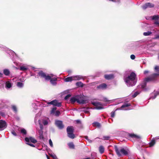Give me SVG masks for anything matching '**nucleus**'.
Segmentation results:
<instances>
[{
  "label": "nucleus",
  "instance_id": "nucleus-1",
  "mask_svg": "<svg viewBox=\"0 0 159 159\" xmlns=\"http://www.w3.org/2000/svg\"><path fill=\"white\" fill-rule=\"evenodd\" d=\"M136 75L134 72H132L125 79V81L129 86L134 85L136 82L134 81L136 78Z\"/></svg>",
  "mask_w": 159,
  "mask_h": 159
},
{
  "label": "nucleus",
  "instance_id": "nucleus-2",
  "mask_svg": "<svg viewBox=\"0 0 159 159\" xmlns=\"http://www.w3.org/2000/svg\"><path fill=\"white\" fill-rule=\"evenodd\" d=\"M114 148L118 156H121V154L125 156L128 154L127 151L125 150L124 148H121L120 150H119L116 145H115Z\"/></svg>",
  "mask_w": 159,
  "mask_h": 159
},
{
  "label": "nucleus",
  "instance_id": "nucleus-3",
  "mask_svg": "<svg viewBox=\"0 0 159 159\" xmlns=\"http://www.w3.org/2000/svg\"><path fill=\"white\" fill-rule=\"evenodd\" d=\"M74 128L72 126H68L66 128V132L67 136L68 137L72 139L75 138V135L73 134Z\"/></svg>",
  "mask_w": 159,
  "mask_h": 159
},
{
  "label": "nucleus",
  "instance_id": "nucleus-4",
  "mask_svg": "<svg viewBox=\"0 0 159 159\" xmlns=\"http://www.w3.org/2000/svg\"><path fill=\"white\" fill-rule=\"evenodd\" d=\"M38 76L42 78H44L46 80H49L50 79V75H47L42 70L39 71L38 73Z\"/></svg>",
  "mask_w": 159,
  "mask_h": 159
},
{
  "label": "nucleus",
  "instance_id": "nucleus-5",
  "mask_svg": "<svg viewBox=\"0 0 159 159\" xmlns=\"http://www.w3.org/2000/svg\"><path fill=\"white\" fill-rule=\"evenodd\" d=\"M159 75V74L158 73L153 74L150 77L145 78L144 81L146 82L153 81L155 80Z\"/></svg>",
  "mask_w": 159,
  "mask_h": 159
},
{
  "label": "nucleus",
  "instance_id": "nucleus-6",
  "mask_svg": "<svg viewBox=\"0 0 159 159\" xmlns=\"http://www.w3.org/2000/svg\"><path fill=\"white\" fill-rule=\"evenodd\" d=\"M92 104L95 107V109L100 110L104 108L103 105L100 102H92Z\"/></svg>",
  "mask_w": 159,
  "mask_h": 159
},
{
  "label": "nucleus",
  "instance_id": "nucleus-7",
  "mask_svg": "<svg viewBox=\"0 0 159 159\" xmlns=\"http://www.w3.org/2000/svg\"><path fill=\"white\" fill-rule=\"evenodd\" d=\"M131 105L130 103H125V104L123 105L121 107L117 109H116L114 111H112L111 113V117H114L115 116V111L119 109H120L121 108H123L125 107H127L130 106Z\"/></svg>",
  "mask_w": 159,
  "mask_h": 159
},
{
  "label": "nucleus",
  "instance_id": "nucleus-8",
  "mask_svg": "<svg viewBox=\"0 0 159 159\" xmlns=\"http://www.w3.org/2000/svg\"><path fill=\"white\" fill-rule=\"evenodd\" d=\"M7 126V124L5 120H0V131L2 130Z\"/></svg>",
  "mask_w": 159,
  "mask_h": 159
},
{
  "label": "nucleus",
  "instance_id": "nucleus-9",
  "mask_svg": "<svg viewBox=\"0 0 159 159\" xmlns=\"http://www.w3.org/2000/svg\"><path fill=\"white\" fill-rule=\"evenodd\" d=\"M25 140L26 142L28 143H29L30 141L33 143H36L37 142L36 139L32 137H30L29 138L26 137L25 138Z\"/></svg>",
  "mask_w": 159,
  "mask_h": 159
},
{
  "label": "nucleus",
  "instance_id": "nucleus-10",
  "mask_svg": "<svg viewBox=\"0 0 159 159\" xmlns=\"http://www.w3.org/2000/svg\"><path fill=\"white\" fill-rule=\"evenodd\" d=\"M56 124L57 126L60 129H62L64 127V125L63 124L62 122L60 120H57L56 122Z\"/></svg>",
  "mask_w": 159,
  "mask_h": 159
},
{
  "label": "nucleus",
  "instance_id": "nucleus-11",
  "mask_svg": "<svg viewBox=\"0 0 159 159\" xmlns=\"http://www.w3.org/2000/svg\"><path fill=\"white\" fill-rule=\"evenodd\" d=\"M154 7V5L150 2L146 3L142 6V8L143 9H145L149 7L152 8Z\"/></svg>",
  "mask_w": 159,
  "mask_h": 159
},
{
  "label": "nucleus",
  "instance_id": "nucleus-12",
  "mask_svg": "<svg viewBox=\"0 0 159 159\" xmlns=\"http://www.w3.org/2000/svg\"><path fill=\"white\" fill-rule=\"evenodd\" d=\"M127 136L129 138H135L137 139H140V137L136 134H134V133L130 134L128 133L127 134Z\"/></svg>",
  "mask_w": 159,
  "mask_h": 159
},
{
  "label": "nucleus",
  "instance_id": "nucleus-13",
  "mask_svg": "<svg viewBox=\"0 0 159 159\" xmlns=\"http://www.w3.org/2000/svg\"><path fill=\"white\" fill-rule=\"evenodd\" d=\"M147 20L151 19V20H158L159 19V15H154V16H148L146 18Z\"/></svg>",
  "mask_w": 159,
  "mask_h": 159
},
{
  "label": "nucleus",
  "instance_id": "nucleus-14",
  "mask_svg": "<svg viewBox=\"0 0 159 159\" xmlns=\"http://www.w3.org/2000/svg\"><path fill=\"white\" fill-rule=\"evenodd\" d=\"M105 78L107 80H110L113 79L114 78V76L113 74H106L104 75Z\"/></svg>",
  "mask_w": 159,
  "mask_h": 159
},
{
  "label": "nucleus",
  "instance_id": "nucleus-15",
  "mask_svg": "<svg viewBox=\"0 0 159 159\" xmlns=\"http://www.w3.org/2000/svg\"><path fill=\"white\" fill-rule=\"evenodd\" d=\"M53 76V75L52 74H51L50 76V79L49 80H50V82L51 83L53 84H56V83L55 82L57 80V78H52Z\"/></svg>",
  "mask_w": 159,
  "mask_h": 159
},
{
  "label": "nucleus",
  "instance_id": "nucleus-16",
  "mask_svg": "<svg viewBox=\"0 0 159 159\" xmlns=\"http://www.w3.org/2000/svg\"><path fill=\"white\" fill-rule=\"evenodd\" d=\"M107 87V85L105 83H102L98 86L97 88L99 89H104Z\"/></svg>",
  "mask_w": 159,
  "mask_h": 159
},
{
  "label": "nucleus",
  "instance_id": "nucleus-17",
  "mask_svg": "<svg viewBox=\"0 0 159 159\" xmlns=\"http://www.w3.org/2000/svg\"><path fill=\"white\" fill-rule=\"evenodd\" d=\"M53 106H57L58 107H60L61 106V102H58V101L56 100H53Z\"/></svg>",
  "mask_w": 159,
  "mask_h": 159
},
{
  "label": "nucleus",
  "instance_id": "nucleus-18",
  "mask_svg": "<svg viewBox=\"0 0 159 159\" xmlns=\"http://www.w3.org/2000/svg\"><path fill=\"white\" fill-rule=\"evenodd\" d=\"M73 80H79L82 79L83 77L80 75H76L75 76H72Z\"/></svg>",
  "mask_w": 159,
  "mask_h": 159
},
{
  "label": "nucleus",
  "instance_id": "nucleus-19",
  "mask_svg": "<svg viewBox=\"0 0 159 159\" xmlns=\"http://www.w3.org/2000/svg\"><path fill=\"white\" fill-rule=\"evenodd\" d=\"M79 99L75 98L74 97H72L70 99V101L71 103L72 104H74L75 102H77V101Z\"/></svg>",
  "mask_w": 159,
  "mask_h": 159
},
{
  "label": "nucleus",
  "instance_id": "nucleus-20",
  "mask_svg": "<svg viewBox=\"0 0 159 159\" xmlns=\"http://www.w3.org/2000/svg\"><path fill=\"white\" fill-rule=\"evenodd\" d=\"M72 80H73L72 76L68 77L65 79V81L66 82H71Z\"/></svg>",
  "mask_w": 159,
  "mask_h": 159
},
{
  "label": "nucleus",
  "instance_id": "nucleus-21",
  "mask_svg": "<svg viewBox=\"0 0 159 159\" xmlns=\"http://www.w3.org/2000/svg\"><path fill=\"white\" fill-rule=\"evenodd\" d=\"M156 143L155 140V139L153 138L150 142L149 143V146L150 147H152L154 146V145Z\"/></svg>",
  "mask_w": 159,
  "mask_h": 159
},
{
  "label": "nucleus",
  "instance_id": "nucleus-22",
  "mask_svg": "<svg viewBox=\"0 0 159 159\" xmlns=\"http://www.w3.org/2000/svg\"><path fill=\"white\" fill-rule=\"evenodd\" d=\"M43 131L42 130H39V137L41 139H43L44 137L43 135Z\"/></svg>",
  "mask_w": 159,
  "mask_h": 159
},
{
  "label": "nucleus",
  "instance_id": "nucleus-23",
  "mask_svg": "<svg viewBox=\"0 0 159 159\" xmlns=\"http://www.w3.org/2000/svg\"><path fill=\"white\" fill-rule=\"evenodd\" d=\"M99 152L102 154L104 152V148L102 146H101L99 147Z\"/></svg>",
  "mask_w": 159,
  "mask_h": 159
},
{
  "label": "nucleus",
  "instance_id": "nucleus-24",
  "mask_svg": "<svg viewBox=\"0 0 159 159\" xmlns=\"http://www.w3.org/2000/svg\"><path fill=\"white\" fill-rule=\"evenodd\" d=\"M3 73L6 75H9L10 74V72L8 69H5L3 70Z\"/></svg>",
  "mask_w": 159,
  "mask_h": 159
},
{
  "label": "nucleus",
  "instance_id": "nucleus-25",
  "mask_svg": "<svg viewBox=\"0 0 159 159\" xmlns=\"http://www.w3.org/2000/svg\"><path fill=\"white\" fill-rule=\"evenodd\" d=\"M76 85L77 86L82 87L84 86L83 84L80 81L76 83Z\"/></svg>",
  "mask_w": 159,
  "mask_h": 159
},
{
  "label": "nucleus",
  "instance_id": "nucleus-26",
  "mask_svg": "<svg viewBox=\"0 0 159 159\" xmlns=\"http://www.w3.org/2000/svg\"><path fill=\"white\" fill-rule=\"evenodd\" d=\"M93 126H96L98 128H100L101 127L100 124L98 122H94L93 123Z\"/></svg>",
  "mask_w": 159,
  "mask_h": 159
},
{
  "label": "nucleus",
  "instance_id": "nucleus-27",
  "mask_svg": "<svg viewBox=\"0 0 159 159\" xmlns=\"http://www.w3.org/2000/svg\"><path fill=\"white\" fill-rule=\"evenodd\" d=\"M68 145L70 148H75V146L73 143H69L68 144Z\"/></svg>",
  "mask_w": 159,
  "mask_h": 159
},
{
  "label": "nucleus",
  "instance_id": "nucleus-28",
  "mask_svg": "<svg viewBox=\"0 0 159 159\" xmlns=\"http://www.w3.org/2000/svg\"><path fill=\"white\" fill-rule=\"evenodd\" d=\"M17 85L18 87L21 88L23 86V84L22 83L20 82H17Z\"/></svg>",
  "mask_w": 159,
  "mask_h": 159
},
{
  "label": "nucleus",
  "instance_id": "nucleus-29",
  "mask_svg": "<svg viewBox=\"0 0 159 159\" xmlns=\"http://www.w3.org/2000/svg\"><path fill=\"white\" fill-rule=\"evenodd\" d=\"M152 34V32L150 31H148L146 32H144L143 33V34L144 36H148Z\"/></svg>",
  "mask_w": 159,
  "mask_h": 159
},
{
  "label": "nucleus",
  "instance_id": "nucleus-30",
  "mask_svg": "<svg viewBox=\"0 0 159 159\" xmlns=\"http://www.w3.org/2000/svg\"><path fill=\"white\" fill-rule=\"evenodd\" d=\"M85 101L84 100H80L79 99L77 101V103L80 104H83L85 103Z\"/></svg>",
  "mask_w": 159,
  "mask_h": 159
},
{
  "label": "nucleus",
  "instance_id": "nucleus-31",
  "mask_svg": "<svg viewBox=\"0 0 159 159\" xmlns=\"http://www.w3.org/2000/svg\"><path fill=\"white\" fill-rule=\"evenodd\" d=\"M12 108L13 110L16 113L17 112V108L15 106L13 105L12 106Z\"/></svg>",
  "mask_w": 159,
  "mask_h": 159
},
{
  "label": "nucleus",
  "instance_id": "nucleus-32",
  "mask_svg": "<svg viewBox=\"0 0 159 159\" xmlns=\"http://www.w3.org/2000/svg\"><path fill=\"white\" fill-rule=\"evenodd\" d=\"M27 68L24 66H21L20 67V70L22 71H25L27 70Z\"/></svg>",
  "mask_w": 159,
  "mask_h": 159
},
{
  "label": "nucleus",
  "instance_id": "nucleus-33",
  "mask_svg": "<svg viewBox=\"0 0 159 159\" xmlns=\"http://www.w3.org/2000/svg\"><path fill=\"white\" fill-rule=\"evenodd\" d=\"M6 85L7 87L8 88H10L11 86V84L10 83H7Z\"/></svg>",
  "mask_w": 159,
  "mask_h": 159
},
{
  "label": "nucleus",
  "instance_id": "nucleus-34",
  "mask_svg": "<svg viewBox=\"0 0 159 159\" xmlns=\"http://www.w3.org/2000/svg\"><path fill=\"white\" fill-rule=\"evenodd\" d=\"M21 133L24 134H26V130L24 129H21Z\"/></svg>",
  "mask_w": 159,
  "mask_h": 159
},
{
  "label": "nucleus",
  "instance_id": "nucleus-35",
  "mask_svg": "<svg viewBox=\"0 0 159 159\" xmlns=\"http://www.w3.org/2000/svg\"><path fill=\"white\" fill-rule=\"evenodd\" d=\"M139 93L138 92H135L134 94H133L132 96V97L133 98H134L136 97L138 94H139Z\"/></svg>",
  "mask_w": 159,
  "mask_h": 159
},
{
  "label": "nucleus",
  "instance_id": "nucleus-36",
  "mask_svg": "<svg viewBox=\"0 0 159 159\" xmlns=\"http://www.w3.org/2000/svg\"><path fill=\"white\" fill-rule=\"evenodd\" d=\"M84 138L86 139L89 143H91L92 142V141L90 140L89 139L88 136H86L84 137Z\"/></svg>",
  "mask_w": 159,
  "mask_h": 159
},
{
  "label": "nucleus",
  "instance_id": "nucleus-37",
  "mask_svg": "<svg viewBox=\"0 0 159 159\" xmlns=\"http://www.w3.org/2000/svg\"><path fill=\"white\" fill-rule=\"evenodd\" d=\"M159 94V92H157L156 93L154 94V96L153 97H152L151 98L152 99H154Z\"/></svg>",
  "mask_w": 159,
  "mask_h": 159
},
{
  "label": "nucleus",
  "instance_id": "nucleus-38",
  "mask_svg": "<svg viewBox=\"0 0 159 159\" xmlns=\"http://www.w3.org/2000/svg\"><path fill=\"white\" fill-rule=\"evenodd\" d=\"M155 70L156 72H159V66H155Z\"/></svg>",
  "mask_w": 159,
  "mask_h": 159
},
{
  "label": "nucleus",
  "instance_id": "nucleus-39",
  "mask_svg": "<svg viewBox=\"0 0 159 159\" xmlns=\"http://www.w3.org/2000/svg\"><path fill=\"white\" fill-rule=\"evenodd\" d=\"M60 114V112L59 111H56L55 115L56 116H58Z\"/></svg>",
  "mask_w": 159,
  "mask_h": 159
},
{
  "label": "nucleus",
  "instance_id": "nucleus-40",
  "mask_svg": "<svg viewBox=\"0 0 159 159\" xmlns=\"http://www.w3.org/2000/svg\"><path fill=\"white\" fill-rule=\"evenodd\" d=\"M57 109V108L56 107H54L52 110L51 111V113H53L55 112V111Z\"/></svg>",
  "mask_w": 159,
  "mask_h": 159
},
{
  "label": "nucleus",
  "instance_id": "nucleus-41",
  "mask_svg": "<svg viewBox=\"0 0 159 159\" xmlns=\"http://www.w3.org/2000/svg\"><path fill=\"white\" fill-rule=\"evenodd\" d=\"M104 139V140H108L110 138V137L109 136H104L103 137Z\"/></svg>",
  "mask_w": 159,
  "mask_h": 159
},
{
  "label": "nucleus",
  "instance_id": "nucleus-42",
  "mask_svg": "<svg viewBox=\"0 0 159 159\" xmlns=\"http://www.w3.org/2000/svg\"><path fill=\"white\" fill-rule=\"evenodd\" d=\"M71 96V95L70 94L67 95L65 97V98H64L66 100L68 99V98Z\"/></svg>",
  "mask_w": 159,
  "mask_h": 159
},
{
  "label": "nucleus",
  "instance_id": "nucleus-43",
  "mask_svg": "<svg viewBox=\"0 0 159 159\" xmlns=\"http://www.w3.org/2000/svg\"><path fill=\"white\" fill-rule=\"evenodd\" d=\"M11 134L15 136L17 135L16 134V132L14 130H12L11 132Z\"/></svg>",
  "mask_w": 159,
  "mask_h": 159
},
{
  "label": "nucleus",
  "instance_id": "nucleus-44",
  "mask_svg": "<svg viewBox=\"0 0 159 159\" xmlns=\"http://www.w3.org/2000/svg\"><path fill=\"white\" fill-rule=\"evenodd\" d=\"M49 143L51 147H53V144L52 142L51 139H50L49 140Z\"/></svg>",
  "mask_w": 159,
  "mask_h": 159
},
{
  "label": "nucleus",
  "instance_id": "nucleus-45",
  "mask_svg": "<svg viewBox=\"0 0 159 159\" xmlns=\"http://www.w3.org/2000/svg\"><path fill=\"white\" fill-rule=\"evenodd\" d=\"M54 102V101H53V100L50 102H47V104L48 105L51 104V105H53V102Z\"/></svg>",
  "mask_w": 159,
  "mask_h": 159
},
{
  "label": "nucleus",
  "instance_id": "nucleus-46",
  "mask_svg": "<svg viewBox=\"0 0 159 159\" xmlns=\"http://www.w3.org/2000/svg\"><path fill=\"white\" fill-rule=\"evenodd\" d=\"M135 56L133 54H132L130 56V58L132 60H134L135 58Z\"/></svg>",
  "mask_w": 159,
  "mask_h": 159
},
{
  "label": "nucleus",
  "instance_id": "nucleus-47",
  "mask_svg": "<svg viewBox=\"0 0 159 159\" xmlns=\"http://www.w3.org/2000/svg\"><path fill=\"white\" fill-rule=\"evenodd\" d=\"M146 86V83H145L144 84L142 85L141 87L143 88H145V87Z\"/></svg>",
  "mask_w": 159,
  "mask_h": 159
},
{
  "label": "nucleus",
  "instance_id": "nucleus-48",
  "mask_svg": "<svg viewBox=\"0 0 159 159\" xmlns=\"http://www.w3.org/2000/svg\"><path fill=\"white\" fill-rule=\"evenodd\" d=\"M103 101L105 102H108L109 101V100H108L107 98H103Z\"/></svg>",
  "mask_w": 159,
  "mask_h": 159
},
{
  "label": "nucleus",
  "instance_id": "nucleus-49",
  "mask_svg": "<svg viewBox=\"0 0 159 159\" xmlns=\"http://www.w3.org/2000/svg\"><path fill=\"white\" fill-rule=\"evenodd\" d=\"M76 123L77 124H81V122L80 120H75Z\"/></svg>",
  "mask_w": 159,
  "mask_h": 159
},
{
  "label": "nucleus",
  "instance_id": "nucleus-50",
  "mask_svg": "<svg viewBox=\"0 0 159 159\" xmlns=\"http://www.w3.org/2000/svg\"><path fill=\"white\" fill-rule=\"evenodd\" d=\"M154 23L158 26H159V20H155L154 22Z\"/></svg>",
  "mask_w": 159,
  "mask_h": 159
},
{
  "label": "nucleus",
  "instance_id": "nucleus-51",
  "mask_svg": "<svg viewBox=\"0 0 159 159\" xmlns=\"http://www.w3.org/2000/svg\"><path fill=\"white\" fill-rule=\"evenodd\" d=\"M27 144L31 147H35V146L34 144H31L30 143H27Z\"/></svg>",
  "mask_w": 159,
  "mask_h": 159
},
{
  "label": "nucleus",
  "instance_id": "nucleus-52",
  "mask_svg": "<svg viewBox=\"0 0 159 159\" xmlns=\"http://www.w3.org/2000/svg\"><path fill=\"white\" fill-rule=\"evenodd\" d=\"M40 130H43V125H42L41 124L40 125Z\"/></svg>",
  "mask_w": 159,
  "mask_h": 159
},
{
  "label": "nucleus",
  "instance_id": "nucleus-53",
  "mask_svg": "<svg viewBox=\"0 0 159 159\" xmlns=\"http://www.w3.org/2000/svg\"><path fill=\"white\" fill-rule=\"evenodd\" d=\"M48 123L47 121H44V122L43 123V124L44 125H47L48 124Z\"/></svg>",
  "mask_w": 159,
  "mask_h": 159
},
{
  "label": "nucleus",
  "instance_id": "nucleus-54",
  "mask_svg": "<svg viewBox=\"0 0 159 159\" xmlns=\"http://www.w3.org/2000/svg\"><path fill=\"white\" fill-rule=\"evenodd\" d=\"M155 39H159V35H158L156 36V37L155 38Z\"/></svg>",
  "mask_w": 159,
  "mask_h": 159
},
{
  "label": "nucleus",
  "instance_id": "nucleus-55",
  "mask_svg": "<svg viewBox=\"0 0 159 159\" xmlns=\"http://www.w3.org/2000/svg\"><path fill=\"white\" fill-rule=\"evenodd\" d=\"M148 70H145L144 71V74H146L147 73H148Z\"/></svg>",
  "mask_w": 159,
  "mask_h": 159
},
{
  "label": "nucleus",
  "instance_id": "nucleus-56",
  "mask_svg": "<svg viewBox=\"0 0 159 159\" xmlns=\"http://www.w3.org/2000/svg\"><path fill=\"white\" fill-rule=\"evenodd\" d=\"M52 157H53V158H54V159H55L57 158V157L56 156V155H55L54 156H52Z\"/></svg>",
  "mask_w": 159,
  "mask_h": 159
},
{
  "label": "nucleus",
  "instance_id": "nucleus-57",
  "mask_svg": "<svg viewBox=\"0 0 159 159\" xmlns=\"http://www.w3.org/2000/svg\"><path fill=\"white\" fill-rule=\"evenodd\" d=\"M46 156H47V158L48 159H50V158L47 155H46Z\"/></svg>",
  "mask_w": 159,
  "mask_h": 159
},
{
  "label": "nucleus",
  "instance_id": "nucleus-58",
  "mask_svg": "<svg viewBox=\"0 0 159 159\" xmlns=\"http://www.w3.org/2000/svg\"><path fill=\"white\" fill-rule=\"evenodd\" d=\"M84 159H90V158H89V157H88V158H85Z\"/></svg>",
  "mask_w": 159,
  "mask_h": 159
},
{
  "label": "nucleus",
  "instance_id": "nucleus-59",
  "mask_svg": "<svg viewBox=\"0 0 159 159\" xmlns=\"http://www.w3.org/2000/svg\"><path fill=\"white\" fill-rule=\"evenodd\" d=\"M158 59H159V55H158Z\"/></svg>",
  "mask_w": 159,
  "mask_h": 159
},
{
  "label": "nucleus",
  "instance_id": "nucleus-60",
  "mask_svg": "<svg viewBox=\"0 0 159 159\" xmlns=\"http://www.w3.org/2000/svg\"><path fill=\"white\" fill-rule=\"evenodd\" d=\"M69 72H70V71H68Z\"/></svg>",
  "mask_w": 159,
  "mask_h": 159
}]
</instances>
